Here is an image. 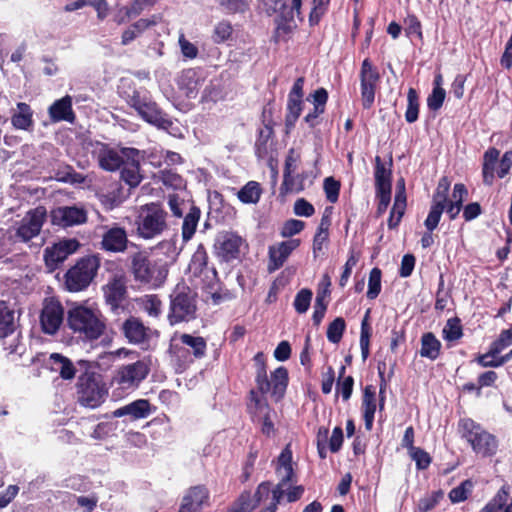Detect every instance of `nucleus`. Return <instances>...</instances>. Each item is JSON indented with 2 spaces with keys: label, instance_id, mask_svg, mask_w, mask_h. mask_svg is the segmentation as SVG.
I'll return each instance as SVG.
<instances>
[{
  "label": "nucleus",
  "instance_id": "1",
  "mask_svg": "<svg viewBox=\"0 0 512 512\" xmlns=\"http://www.w3.org/2000/svg\"><path fill=\"white\" fill-rule=\"evenodd\" d=\"M175 248L160 243L150 254L137 252L131 258V273L136 282L158 288L164 284L175 261Z\"/></svg>",
  "mask_w": 512,
  "mask_h": 512
},
{
  "label": "nucleus",
  "instance_id": "2",
  "mask_svg": "<svg viewBox=\"0 0 512 512\" xmlns=\"http://www.w3.org/2000/svg\"><path fill=\"white\" fill-rule=\"evenodd\" d=\"M67 326L83 341L93 342L106 330V321L100 311L77 305L67 312Z\"/></svg>",
  "mask_w": 512,
  "mask_h": 512
},
{
  "label": "nucleus",
  "instance_id": "3",
  "mask_svg": "<svg viewBox=\"0 0 512 512\" xmlns=\"http://www.w3.org/2000/svg\"><path fill=\"white\" fill-rule=\"evenodd\" d=\"M198 293L184 280L178 282L169 295L167 320L171 326L188 323L197 318Z\"/></svg>",
  "mask_w": 512,
  "mask_h": 512
},
{
  "label": "nucleus",
  "instance_id": "4",
  "mask_svg": "<svg viewBox=\"0 0 512 512\" xmlns=\"http://www.w3.org/2000/svg\"><path fill=\"white\" fill-rule=\"evenodd\" d=\"M256 366L255 384L256 392L261 395L270 393L275 402L281 401L286 393L289 374L287 368L280 366L271 373V379L268 378L266 357L263 352H257L253 358Z\"/></svg>",
  "mask_w": 512,
  "mask_h": 512
},
{
  "label": "nucleus",
  "instance_id": "5",
  "mask_svg": "<svg viewBox=\"0 0 512 512\" xmlns=\"http://www.w3.org/2000/svg\"><path fill=\"white\" fill-rule=\"evenodd\" d=\"M457 431L461 439L465 440L477 455L491 457L497 453L498 440L496 436L474 419L470 417L460 418Z\"/></svg>",
  "mask_w": 512,
  "mask_h": 512
},
{
  "label": "nucleus",
  "instance_id": "6",
  "mask_svg": "<svg viewBox=\"0 0 512 512\" xmlns=\"http://www.w3.org/2000/svg\"><path fill=\"white\" fill-rule=\"evenodd\" d=\"M169 353L178 367L185 369L206 357L207 341L202 336L181 333L172 338Z\"/></svg>",
  "mask_w": 512,
  "mask_h": 512
},
{
  "label": "nucleus",
  "instance_id": "7",
  "mask_svg": "<svg viewBox=\"0 0 512 512\" xmlns=\"http://www.w3.org/2000/svg\"><path fill=\"white\" fill-rule=\"evenodd\" d=\"M167 216V211L159 202L140 206L135 219L138 237L150 240L160 236L168 229Z\"/></svg>",
  "mask_w": 512,
  "mask_h": 512
},
{
  "label": "nucleus",
  "instance_id": "8",
  "mask_svg": "<svg viewBox=\"0 0 512 512\" xmlns=\"http://www.w3.org/2000/svg\"><path fill=\"white\" fill-rule=\"evenodd\" d=\"M101 265L98 254L86 255L79 258L64 274V286L69 292L86 290L97 276Z\"/></svg>",
  "mask_w": 512,
  "mask_h": 512
},
{
  "label": "nucleus",
  "instance_id": "9",
  "mask_svg": "<svg viewBox=\"0 0 512 512\" xmlns=\"http://www.w3.org/2000/svg\"><path fill=\"white\" fill-rule=\"evenodd\" d=\"M150 373L149 361L142 359L120 366L114 373L112 384L121 389L135 390Z\"/></svg>",
  "mask_w": 512,
  "mask_h": 512
},
{
  "label": "nucleus",
  "instance_id": "10",
  "mask_svg": "<svg viewBox=\"0 0 512 512\" xmlns=\"http://www.w3.org/2000/svg\"><path fill=\"white\" fill-rule=\"evenodd\" d=\"M78 401L82 406L96 408L104 401L106 390L94 372H85L79 376Z\"/></svg>",
  "mask_w": 512,
  "mask_h": 512
},
{
  "label": "nucleus",
  "instance_id": "11",
  "mask_svg": "<svg viewBox=\"0 0 512 512\" xmlns=\"http://www.w3.org/2000/svg\"><path fill=\"white\" fill-rule=\"evenodd\" d=\"M247 411L254 422H261V432L264 435L269 437L274 433L275 429L272 421L274 410L269 405L265 395L251 389L247 396Z\"/></svg>",
  "mask_w": 512,
  "mask_h": 512
},
{
  "label": "nucleus",
  "instance_id": "12",
  "mask_svg": "<svg viewBox=\"0 0 512 512\" xmlns=\"http://www.w3.org/2000/svg\"><path fill=\"white\" fill-rule=\"evenodd\" d=\"M380 79L378 68L370 58H365L359 72L361 103L364 109H370L373 106Z\"/></svg>",
  "mask_w": 512,
  "mask_h": 512
},
{
  "label": "nucleus",
  "instance_id": "13",
  "mask_svg": "<svg viewBox=\"0 0 512 512\" xmlns=\"http://www.w3.org/2000/svg\"><path fill=\"white\" fill-rule=\"evenodd\" d=\"M65 320V310L59 299L46 297L42 303L39 323L41 330L46 335H55Z\"/></svg>",
  "mask_w": 512,
  "mask_h": 512
},
{
  "label": "nucleus",
  "instance_id": "14",
  "mask_svg": "<svg viewBox=\"0 0 512 512\" xmlns=\"http://www.w3.org/2000/svg\"><path fill=\"white\" fill-rule=\"evenodd\" d=\"M246 240L235 232L220 234L214 244V254L220 262L232 263L240 260L241 249Z\"/></svg>",
  "mask_w": 512,
  "mask_h": 512
},
{
  "label": "nucleus",
  "instance_id": "15",
  "mask_svg": "<svg viewBox=\"0 0 512 512\" xmlns=\"http://www.w3.org/2000/svg\"><path fill=\"white\" fill-rule=\"evenodd\" d=\"M52 226L66 229L73 226L85 224L88 220V213L84 207L58 206L49 213Z\"/></svg>",
  "mask_w": 512,
  "mask_h": 512
},
{
  "label": "nucleus",
  "instance_id": "16",
  "mask_svg": "<svg viewBox=\"0 0 512 512\" xmlns=\"http://www.w3.org/2000/svg\"><path fill=\"white\" fill-rule=\"evenodd\" d=\"M80 247V243L75 238L64 239L54 243L44 250V262L49 272H53Z\"/></svg>",
  "mask_w": 512,
  "mask_h": 512
},
{
  "label": "nucleus",
  "instance_id": "17",
  "mask_svg": "<svg viewBox=\"0 0 512 512\" xmlns=\"http://www.w3.org/2000/svg\"><path fill=\"white\" fill-rule=\"evenodd\" d=\"M121 153L125 157L120 173L121 180L130 188H136L143 180V176L140 173V161L143 155L140 150L133 147H122Z\"/></svg>",
  "mask_w": 512,
  "mask_h": 512
},
{
  "label": "nucleus",
  "instance_id": "18",
  "mask_svg": "<svg viewBox=\"0 0 512 512\" xmlns=\"http://www.w3.org/2000/svg\"><path fill=\"white\" fill-rule=\"evenodd\" d=\"M47 218V211L44 206H38L29 210L22 218L16 230V236L23 242H28L39 235Z\"/></svg>",
  "mask_w": 512,
  "mask_h": 512
},
{
  "label": "nucleus",
  "instance_id": "19",
  "mask_svg": "<svg viewBox=\"0 0 512 512\" xmlns=\"http://www.w3.org/2000/svg\"><path fill=\"white\" fill-rule=\"evenodd\" d=\"M105 303L111 311L118 312L123 309V303L128 296L126 278L124 275L116 274L102 287Z\"/></svg>",
  "mask_w": 512,
  "mask_h": 512
},
{
  "label": "nucleus",
  "instance_id": "20",
  "mask_svg": "<svg viewBox=\"0 0 512 512\" xmlns=\"http://www.w3.org/2000/svg\"><path fill=\"white\" fill-rule=\"evenodd\" d=\"M210 492L205 485L191 486L182 498L178 512H200L209 505Z\"/></svg>",
  "mask_w": 512,
  "mask_h": 512
},
{
  "label": "nucleus",
  "instance_id": "21",
  "mask_svg": "<svg viewBox=\"0 0 512 512\" xmlns=\"http://www.w3.org/2000/svg\"><path fill=\"white\" fill-rule=\"evenodd\" d=\"M136 112L144 121L156 126L157 128L168 130L173 125L172 120L161 110L150 96L144 103H142L141 108H138Z\"/></svg>",
  "mask_w": 512,
  "mask_h": 512
},
{
  "label": "nucleus",
  "instance_id": "22",
  "mask_svg": "<svg viewBox=\"0 0 512 512\" xmlns=\"http://www.w3.org/2000/svg\"><path fill=\"white\" fill-rule=\"evenodd\" d=\"M129 240L123 227L117 225L107 228L102 235L100 248L107 252L122 253L127 249Z\"/></svg>",
  "mask_w": 512,
  "mask_h": 512
},
{
  "label": "nucleus",
  "instance_id": "23",
  "mask_svg": "<svg viewBox=\"0 0 512 512\" xmlns=\"http://www.w3.org/2000/svg\"><path fill=\"white\" fill-rule=\"evenodd\" d=\"M293 453L288 444L277 457L275 472L280 476L278 484L286 486L297 481V474L293 467Z\"/></svg>",
  "mask_w": 512,
  "mask_h": 512
},
{
  "label": "nucleus",
  "instance_id": "24",
  "mask_svg": "<svg viewBox=\"0 0 512 512\" xmlns=\"http://www.w3.org/2000/svg\"><path fill=\"white\" fill-rule=\"evenodd\" d=\"M121 330L131 344H143L150 339V328L145 326L141 319L134 316H130L123 322Z\"/></svg>",
  "mask_w": 512,
  "mask_h": 512
},
{
  "label": "nucleus",
  "instance_id": "25",
  "mask_svg": "<svg viewBox=\"0 0 512 512\" xmlns=\"http://www.w3.org/2000/svg\"><path fill=\"white\" fill-rule=\"evenodd\" d=\"M156 411L148 399H137L129 404L117 408L112 412L113 417L130 416L132 420L144 419Z\"/></svg>",
  "mask_w": 512,
  "mask_h": 512
},
{
  "label": "nucleus",
  "instance_id": "26",
  "mask_svg": "<svg viewBox=\"0 0 512 512\" xmlns=\"http://www.w3.org/2000/svg\"><path fill=\"white\" fill-rule=\"evenodd\" d=\"M300 245L299 239H290L269 247V271L283 266L290 254Z\"/></svg>",
  "mask_w": 512,
  "mask_h": 512
},
{
  "label": "nucleus",
  "instance_id": "27",
  "mask_svg": "<svg viewBox=\"0 0 512 512\" xmlns=\"http://www.w3.org/2000/svg\"><path fill=\"white\" fill-rule=\"evenodd\" d=\"M73 100L70 95L55 100L48 108L49 118L53 123L66 121L74 123L76 119L75 112L73 111Z\"/></svg>",
  "mask_w": 512,
  "mask_h": 512
},
{
  "label": "nucleus",
  "instance_id": "28",
  "mask_svg": "<svg viewBox=\"0 0 512 512\" xmlns=\"http://www.w3.org/2000/svg\"><path fill=\"white\" fill-rule=\"evenodd\" d=\"M99 167L105 171L114 172L120 169L125 161V157L121 150L109 147L107 144H102L97 153Z\"/></svg>",
  "mask_w": 512,
  "mask_h": 512
},
{
  "label": "nucleus",
  "instance_id": "29",
  "mask_svg": "<svg viewBox=\"0 0 512 512\" xmlns=\"http://www.w3.org/2000/svg\"><path fill=\"white\" fill-rule=\"evenodd\" d=\"M209 256L206 247L204 244H198L195 252L193 253L190 263H189V271L194 277H205L210 275V271L214 267L208 266Z\"/></svg>",
  "mask_w": 512,
  "mask_h": 512
},
{
  "label": "nucleus",
  "instance_id": "30",
  "mask_svg": "<svg viewBox=\"0 0 512 512\" xmlns=\"http://www.w3.org/2000/svg\"><path fill=\"white\" fill-rule=\"evenodd\" d=\"M361 409L365 428L367 431H370L373 428L375 412L377 409L376 388L373 385H366L363 389Z\"/></svg>",
  "mask_w": 512,
  "mask_h": 512
},
{
  "label": "nucleus",
  "instance_id": "31",
  "mask_svg": "<svg viewBox=\"0 0 512 512\" xmlns=\"http://www.w3.org/2000/svg\"><path fill=\"white\" fill-rule=\"evenodd\" d=\"M392 165V158L390 159L389 167H386L380 156L375 157V191L392 192Z\"/></svg>",
  "mask_w": 512,
  "mask_h": 512
},
{
  "label": "nucleus",
  "instance_id": "32",
  "mask_svg": "<svg viewBox=\"0 0 512 512\" xmlns=\"http://www.w3.org/2000/svg\"><path fill=\"white\" fill-rule=\"evenodd\" d=\"M500 150L489 147L482 158V180L484 185L492 186L495 181L496 166L499 162Z\"/></svg>",
  "mask_w": 512,
  "mask_h": 512
},
{
  "label": "nucleus",
  "instance_id": "33",
  "mask_svg": "<svg viewBox=\"0 0 512 512\" xmlns=\"http://www.w3.org/2000/svg\"><path fill=\"white\" fill-rule=\"evenodd\" d=\"M49 368L59 373L60 377L65 380H71L75 377L76 369L72 361L59 353H52L47 361Z\"/></svg>",
  "mask_w": 512,
  "mask_h": 512
},
{
  "label": "nucleus",
  "instance_id": "34",
  "mask_svg": "<svg viewBox=\"0 0 512 512\" xmlns=\"http://www.w3.org/2000/svg\"><path fill=\"white\" fill-rule=\"evenodd\" d=\"M275 137L273 127L262 126L257 130V137L254 144V152L258 159L268 157Z\"/></svg>",
  "mask_w": 512,
  "mask_h": 512
},
{
  "label": "nucleus",
  "instance_id": "35",
  "mask_svg": "<svg viewBox=\"0 0 512 512\" xmlns=\"http://www.w3.org/2000/svg\"><path fill=\"white\" fill-rule=\"evenodd\" d=\"M17 112L11 116V124L18 130H31L34 126L33 110L30 105L25 102L17 103Z\"/></svg>",
  "mask_w": 512,
  "mask_h": 512
},
{
  "label": "nucleus",
  "instance_id": "36",
  "mask_svg": "<svg viewBox=\"0 0 512 512\" xmlns=\"http://www.w3.org/2000/svg\"><path fill=\"white\" fill-rule=\"evenodd\" d=\"M15 330V310L8 302L0 300V338L12 335Z\"/></svg>",
  "mask_w": 512,
  "mask_h": 512
},
{
  "label": "nucleus",
  "instance_id": "37",
  "mask_svg": "<svg viewBox=\"0 0 512 512\" xmlns=\"http://www.w3.org/2000/svg\"><path fill=\"white\" fill-rule=\"evenodd\" d=\"M158 22L157 16H152L149 19L141 18L138 21L131 24L126 30L123 31L121 37V43L128 45L139 37L148 28L155 26Z\"/></svg>",
  "mask_w": 512,
  "mask_h": 512
},
{
  "label": "nucleus",
  "instance_id": "38",
  "mask_svg": "<svg viewBox=\"0 0 512 512\" xmlns=\"http://www.w3.org/2000/svg\"><path fill=\"white\" fill-rule=\"evenodd\" d=\"M421 357L435 361L441 354L442 344L439 339L432 332L423 333L421 336Z\"/></svg>",
  "mask_w": 512,
  "mask_h": 512
},
{
  "label": "nucleus",
  "instance_id": "39",
  "mask_svg": "<svg viewBox=\"0 0 512 512\" xmlns=\"http://www.w3.org/2000/svg\"><path fill=\"white\" fill-rule=\"evenodd\" d=\"M201 210L198 206L191 204L182 223V239L184 242L189 241L194 236L198 222L200 220Z\"/></svg>",
  "mask_w": 512,
  "mask_h": 512
},
{
  "label": "nucleus",
  "instance_id": "40",
  "mask_svg": "<svg viewBox=\"0 0 512 512\" xmlns=\"http://www.w3.org/2000/svg\"><path fill=\"white\" fill-rule=\"evenodd\" d=\"M295 15V10H292V8H290V11L287 14L277 16L276 28L273 33V41L275 43H279L281 41H288V36L292 32V26L290 22L293 21Z\"/></svg>",
  "mask_w": 512,
  "mask_h": 512
},
{
  "label": "nucleus",
  "instance_id": "41",
  "mask_svg": "<svg viewBox=\"0 0 512 512\" xmlns=\"http://www.w3.org/2000/svg\"><path fill=\"white\" fill-rule=\"evenodd\" d=\"M200 84L199 73L194 68L183 70L178 79L179 88L185 90L188 97L198 92Z\"/></svg>",
  "mask_w": 512,
  "mask_h": 512
},
{
  "label": "nucleus",
  "instance_id": "42",
  "mask_svg": "<svg viewBox=\"0 0 512 512\" xmlns=\"http://www.w3.org/2000/svg\"><path fill=\"white\" fill-rule=\"evenodd\" d=\"M304 102L303 99H287L286 114H285V133L289 134L290 131L295 127L297 120L299 119Z\"/></svg>",
  "mask_w": 512,
  "mask_h": 512
},
{
  "label": "nucleus",
  "instance_id": "43",
  "mask_svg": "<svg viewBox=\"0 0 512 512\" xmlns=\"http://www.w3.org/2000/svg\"><path fill=\"white\" fill-rule=\"evenodd\" d=\"M261 195V186L256 181H249L237 193L238 199L244 204H256Z\"/></svg>",
  "mask_w": 512,
  "mask_h": 512
},
{
  "label": "nucleus",
  "instance_id": "44",
  "mask_svg": "<svg viewBox=\"0 0 512 512\" xmlns=\"http://www.w3.org/2000/svg\"><path fill=\"white\" fill-rule=\"evenodd\" d=\"M442 337L447 342H455L463 337V326L459 317L449 318L442 330Z\"/></svg>",
  "mask_w": 512,
  "mask_h": 512
},
{
  "label": "nucleus",
  "instance_id": "45",
  "mask_svg": "<svg viewBox=\"0 0 512 512\" xmlns=\"http://www.w3.org/2000/svg\"><path fill=\"white\" fill-rule=\"evenodd\" d=\"M369 315L370 309H368L365 313V316L361 322V331H360V348H361V356L363 361H365L370 354V337H371V326L369 324Z\"/></svg>",
  "mask_w": 512,
  "mask_h": 512
},
{
  "label": "nucleus",
  "instance_id": "46",
  "mask_svg": "<svg viewBox=\"0 0 512 512\" xmlns=\"http://www.w3.org/2000/svg\"><path fill=\"white\" fill-rule=\"evenodd\" d=\"M257 508L254 504L251 492L249 490L242 491L228 508L230 512H252Z\"/></svg>",
  "mask_w": 512,
  "mask_h": 512
},
{
  "label": "nucleus",
  "instance_id": "47",
  "mask_svg": "<svg viewBox=\"0 0 512 512\" xmlns=\"http://www.w3.org/2000/svg\"><path fill=\"white\" fill-rule=\"evenodd\" d=\"M234 29L230 21L221 20L219 21L213 29L211 38L215 44H222L227 42L232 38Z\"/></svg>",
  "mask_w": 512,
  "mask_h": 512
},
{
  "label": "nucleus",
  "instance_id": "48",
  "mask_svg": "<svg viewBox=\"0 0 512 512\" xmlns=\"http://www.w3.org/2000/svg\"><path fill=\"white\" fill-rule=\"evenodd\" d=\"M119 94L130 107L135 109V111L138 108H141L142 103H144L149 97L147 93H141L135 88H132L130 85L128 86V89L122 87V89L119 91Z\"/></svg>",
  "mask_w": 512,
  "mask_h": 512
},
{
  "label": "nucleus",
  "instance_id": "49",
  "mask_svg": "<svg viewBox=\"0 0 512 512\" xmlns=\"http://www.w3.org/2000/svg\"><path fill=\"white\" fill-rule=\"evenodd\" d=\"M419 96L414 88H409L407 92V108L405 111V120L408 123H414L419 117Z\"/></svg>",
  "mask_w": 512,
  "mask_h": 512
},
{
  "label": "nucleus",
  "instance_id": "50",
  "mask_svg": "<svg viewBox=\"0 0 512 512\" xmlns=\"http://www.w3.org/2000/svg\"><path fill=\"white\" fill-rule=\"evenodd\" d=\"M159 179L166 187H171L175 190L185 187L184 178L172 169H164L159 171Z\"/></svg>",
  "mask_w": 512,
  "mask_h": 512
},
{
  "label": "nucleus",
  "instance_id": "51",
  "mask_svg": "<svg viewBox=\"0 0 512 512\" xmlns=\"http://www.w3.org/2000/svg\"><path fill=\"white\" fill-rule=\"evenodd\" d=\"M288 0H261L260 5L262 10L268 15H283L290 11V6L287 4Z\"/></svg>",
  "mask_w": 512,
  "mask_h": 512
},
{
  "label": "nucleus",
  "instance_id": "52",
  "mask_svg": "<svg viewBox=\"0 0 512 512\" xmlns=\"http://www.w3.org/2000/svg\"><path fill=\"white\" fill-rule=\"evenodd\" d=\"M382 271L378 267L371 269L368 279V290L366 296L370 300L376 299L381 292Z\"/></svg>",
  "mask_w": 512,
  "mask_h": 512
},
{
  "label": "nucleus",
  "instance_id": "53",
  "mask_svg": "<svg viewBox=\"0 0 512 512\" xmlns=\"http://www.w3.org/2000/svg\"><path fill=\"white\" fill-rule=\"evenodd\" d=\"M473 489V482L470 479H466L460 483L457 487L450 490L448 497L452 503L464 502L468 499Z\"/></svg>",
  "mask_w": 512,
  "mask_h": 512
},
{
  "label": "nucleus",
  "instance_id": "54",
  "mask_svg": "<svg viewBox=\"0 0 512 512\" xmlns=\"http://www.w3.org/2000/svg\"><path fill=\"white\" fill-rule=\"evenodd\" d=\"M346 329V322L344 318L337 317L332 322L329 323L327 327V339L329 342L333 344H338L343 337V334Z\"/></svg>",
  "mask_w": 512,
  "mask_h": 512
},
{
  "label": "nucleus",
  "instance_id": "55",
  "mask_svg": "<svg viewBox=\"0 0 512 512\" xmlns=\"http://www.w3.org/2000/svg\"><path fill=\"white\" fill-rule=\"evenodd\" d=\"M221 281L219 279L218 272L216 268H213L210 271L209 276H205L202 278V292L204 293L206 299V303L209 302L213 293L216 292L217 288L221 285Z\"/></svg>",
  "mask_w": 512,
  "mask_h": 512
},
{
  "label": "nucleus",
  "instance_id": "56",
  "mask_svg": "<svg viewBox=\"0 0 512 512\" xmlns=\"http://www.w3.org/2000/svg\"><path fill=\"white\" fill-rule=\"evenodd\" d=\"M451 181L447 176H443L439 179L437 187L432 195V203H440L446 207V203L449 201L448 193L450 190Z\"/></svg>",
  "mask_w": 512,
  "mask_h": 512
},
{
  "label": "nucleus",
  "instance_id": "57",
  "mask_svg": "<svg viewBox=\"0 0 512 512\" xmlns=\"http://www.w3.org/2000/svg\"><path fill=\"white\" fill-rule=\"evenodd\" d=\"M444 211V205H440V203L431 202L429 213L424 221V226L426 230L434 231L438 227Z\"/></svg>",
  "mask_w": 512,
  "mask_h": 512
},
{
  "label": "nucleus",
  "instance_id": "58",
  "mask_svg": "<svg viewBox=\"0 0 512 512\" xmlns=\"http://www.w3.org/2000/svg\"><path fill=\"white\" fill-rule=\"evenodd\" d=\"M312 296L313 292L309 288H303L297 292L293 302V307L298 314H304L308 311Z\"/></svg>",
  "mask_w": 512,
  "mask_h": 512
},
{
  "label": "nucleus",
  "instance_id": "59",
  "mask_svg": "<svg viewBox=\"0 0 512 512\" xmlns=\"http://www.w3.org/2000/svg\"><path fill=\"white\" fill-rule=\"evenodd\" d=\"M330 0H312V9L309 14L310 26L318 25L322 17L326 14Z\"/></svg>",
  "mask_w": 512,
  "mask_h": 512
},
{
  "label": "nucleus",
  "instance_id": "60",
  "mask_svg": "<svg viewBox=\"0 0 512 512\" xmlns=\"http://www.w3.org/2000/svg\"><path fill=\"white\" fill-rule=\"evenodd\" d=\"M168 207L172 215L178 219L184 216L187 206L190 204L181 198L178 194H169L167 197Z\"/></svg>",
  "mask_w": 512,
  "mask_h": 512
},
{
  "label": "nucleus",
  "instance_id": "61",
  "mask_svg": "<svg viewBox=\"0 0 512 512\" xmlns=\"http://www.w3.org/2000/svg\"><path fill=\"white\" fill-rule=\"evenodd\" d=\"M407 207V196L405 182L402 180V188L396 190L391 213L403 218Z\"/></svg>",
  "mask_w": 512,
  "mask_h": 512
},
{
  "label": "nucleus",
  "instance_id": "62",
  "mask_svg": "<svg viewBox=\"0 0 512 512\" xmlns=\"http://www.w3.org/2000/svg\"><path fill=\"white\" fill-rule=\"evenodd\" d=\"M341 183L334 177L330 176L324 179L323 189L326 195V199L330 203H336L339 199Z\"/></svg>",
  "mask_w": 512,
  "mask_h": 512
},
{
  "label": "nucleus",
  "instance_id": "63",
  "mask_svg": "<svg viewBox=\"0 0 512 512\" xmlns=\"http://www.w3.org/2000/svg\"><path fill=\"white\" fill-rule=\"evenodd\" d=\"M235 298H236V295H235L234 291L228 289L223 283H221V285L217 288L216 292L213 293L208 304L217 306L222 303L231 301Z\"/></svg>",
  "mask_w": 512,
  "mask_h": 512
},
{
  "label": "nucleus",
  "instance_id": "64",
  "mask_svg": "<svg viewBox=\"0 0 512 512\" xmlns=\"http://www.w3.org/2000/svg\"><path fill=\"white\" fill-rule=\"evenodd\" d=\"M409 455L415 461L418 470L427 469L432 462L429 453L420 447L413 448V450L409 452Z\"/></svg>",
  "mask_w": 512,
  "mask_h": 512
}]
</instances>
